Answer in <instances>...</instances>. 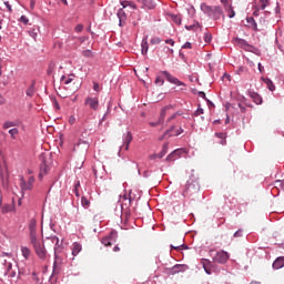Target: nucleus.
I'll return each instance as SVG.
<instances>
[{
  "label": "nucleus",
  "mask_w": 284,
  "mask_h": 284,
  "mask_svg": "<svg viewBox=\"0 0 284 284\" xmlns=\"http://www.w3.org/2000/svg\"><path fill=\"white\" fill-rule=\"evenodd\" d=\"M83 57H92V51L91 50H84L82 52Z\"/></svg>",
  "instance_id": "obj_48"
},
{
  "label": "nucleus",
  "mask_w": 284,
  "mask_h": 284,
  "mask_svg": "<svg viewBox=\"0 0 284 284\" xmlns=\"http://www.w3.org/2000/svg\"><path fill=\"white\" fill-rule=\"evenodd\" d=\"M199 27H200L199 23H196V24H193V26H186L185 29L186 30H194V28H199Z\"/></svg>",
  "instance_id": "obj_50"
},
{
  "label": "nucleus",
  "mask_w": 284,
  "mask_h": 284,
  "mask_svg": "<svg viewBox=\"0 0 284 284\" xmlns=\"http://www.w3.org/2000/svg\"><path fill=\"white\" fill-rule=\"evenodd\" d=\"M151 43H161V40H159V39L151 40Z\"/></svg>",
  "instance_id": "obj_62"
},
{
  "label": "nucleus",
  "mask_w": 284,
  "mask_h": 284,
  "mask_svg": "<svg viewBox=\"0 0 284 284\" xmlns=\"http://www.w3.org/2000/svg\"><path fill=\"white\" fill-rule=\"evenodd\" d=\"M9 134L12 136V139H14V136L19 134V129H10Z\"/></svg>",
  "instance_id": "obj_38"
},
{
  "label": "nucleus",
  "mask_w": 284,
  "mask_h": 284,
  "mask_svg": "<svg viewBox=\"0 0 284 284\" xmlns=\"http://www.w3.org/2000/svg\"><path fill=\"white\" fill-rule=\"evenodd\" d=\"M122 201H123L122 207H123V205L128 206V205H130V203H132V197H129L128 194H124L122 196Z\"/></svg>",
  "instance_id": "obj_32"
},
{
  "label": "nucleus",
  "mask_w": 284,
  "mask_h": 284,
  "mask_svg": "<svg viewBox=\"0 0 284 284\" xmlns=\"http://www.w3.org/2000/svg\"><path fill=\"white\" fill-rule=\"evenodd\" d=\"M270 6V0H260V10H265Z\"/></svg>",
  "instance_id": "obj_35"
},
{
  "label": "nucleus",
  "mask_w": 284,
  "mask_h": 284,
  "mask_svg": "<svg viewBox=\"0 0 284 284\" xmlns=\"http://www.w3.org/2000/svg\"><path fill=\"white\" fill-rule=\"evenodd\" d=\"M132 132H126V134L123 135V141L125 145V150H130V143H132Z\"/></svg>",
  "instance_id": "obj_13"
},
{
  "label": "nucleus",
  "mask_w": 284,
  "mask_h": 284,
  "mask_svg": "<svg viewBox=\"0 0 284 284\" xmlns=\"http://www.w3.org/2000/svg\"><path fill=\"white\" fill-rule=\"evenodd\" d=\"M75 32H83V24H78L75 27Z\"/></svg>",
  "instance_id": "obj_49"
},
{
  "label": "nucleus",
  "mask_w": 284,
  "mask_h": 284,
  "mask_svg": "<svg viewBox=\"0 0 284 284\" xmlns=\"http://www.w3.org/2000/svg\"><path fill=\"white\" fill-rule=\"evenodd\" d=\"M172 21H174L176 26H181L182 18L181 16H172Z\"/></svg>",
  "instance_id": "obj_37"
},
{
  "label": "nucleus",
  "mask_w": 284,
  "mask_h": 284,
  "mask_svg": "<svg viewBox=\"0 0 284 284\" xmlns=\"http://www.w3.org/2000/svg\"><path fill=\"white\" fill-rule=\"evenodd\" d=\"M179 272H185V266L178 264L170 270V274H179Z\"/></svg>",
  "instance_id": "obj_19"
},
{
  "label": "nucleus",
  "mask_w": 284,
  "mask_h": 284,
  "mask_svg": "<svg viewBox=\"0 0 284 284\" xmlns=\"http://www.w3.org/2000/svg\"><path fill=\"white\" fill-rule=\"evenodd\" d=\"M230 261V253L225 251L216 252L215 256L213 257V263H219L220 265H225Z\"/></svg>",
  "instance_id": "obj_5"
},
{
  "label": "nucleus",
  "mask_w": 284,
  "mask_h": 284,
  "mask_svg": "<svg viewBox=\"0 0 284 284\" xmlns=\"http://www.w3.org/2000/svg\"><path fill=\"white\" fill-rule=\"evenodd\" d=\"M21 190H32V185L34 184V176H30L28 182L23 178L20 180Z\"/></svg>",
  "instance_id": "obj_11"
},
{
  "label": "nucleus",
  "mask_w": 284,
  "mask_h": 284,
  "mask_svg": "<svg viewBox=\"0 0 284 284\" xmlns=\"http://www.w3.org/2000/svg\"><path fill=\"white\" fill-rule=\"evenodd\" d=\"M264 83L266 84L267 89L271 92H274L276 90V87L274 85V82L270 80V78H263Z\"/></svg>",
  "instance_id": "obj_20"
},
{
  "label": "nucleus",
  "mask_w": 284,
  "mask_h": 284,
  "mask_svg": "<svg viewBox=\"0 0 284 284\" xmlns=\"http://www.w3.org/2000/svg\"><path fill=\"white\" fill-rule=\"evenodd\" d=\"M201 265L204 270V272H206V274H212V267H214V263H212V261L207 260V258H202L201 260Z\"/></svg>",
  "instance_id": "obj_10"
},
{
  "label": "nucleus",
  "mask_w": 284,
  "mask_h": 284,
  "mask_svg": "<svg viewBox=\"0 0 284 284\" xmlns=\"http://www.w3.org/2000/svg\"><path fill=\"white\" fill-rule=\"evenodd\" d=\"M204 41H205V43H210L212 41V33H205Z\"/></svg>",
  "instance_id": "obj_39"
},
{
  "label": "nucleus",
  "mask_w": 284,
  "mask_h": 284,
  "mask_svg": "<svg viewBox=\"0 0 284 284\" xmlns=\"http://www.w3.org/2000/svg\"><path fill=\"white\" fill-rule=\"evenodd\" d=\"M199 97H201L202 99H205V92L200 91V92H199Z\"/></svg>",
  "instance_id": "obj_59"
},
{
  "label": "nucleus",
  "mask_w": 284,
  "mask_h": 284,
  "mask_svg": "<svg viewBox=\"0 0 284 284\" xmlns=\"http://www.w3.org/2000/svg\"><path fill=\"white\" fill-rule=\"evenodd\" d=\"M82 250V246L81 244L79 243H73V246H72V256H77Z\"/></svg>",
  "instance_id": "obj_25"
},
{
  "label": "nucleus",
  "mask_w": 284,
  "mask_h": 284,
  "mask_svg": "<svg viewBox=\"0 0 284 284\" xmlns=\"http://www.w3.org/2000/svg\"><path fill=\"white\" fill-rule=\"evenodd\" d=\"M224 10L225 12H227L229 19H234V17H236V12H234V8H232V4H226Z\"/></svg>",
  "instance_id": "obj_18"
},
{
  "label": "nucleus",
  "mask_w": 284,
  "mask_h": 284,
  "mask_svg": "<svg viewBox=\"0 0 284 284\" xmlns=\"http://www.w3.org/2000/svg\"><path fill=\"white\" fill-rule=\"evenodd\" d=\"M44 243H45L47 247H49L50 250L53 248L54 258H59V255L61 254V252H63V243H61L59 241L57 235H51V236L47 237L44 240Z\"/></svg>",
  "instance_id": "obj_1"
},
{
  "label": "nucleus",
  "mask_w": 284,
  "mask_h": 284,
  "mask_svg": "<svg viewBox=\"0 0 284 284\" xmlns=\"http://www.w3.org/2000/svg\"><path fill=\"white\" fill-rule=\"evenodd\" d=\"M164 83H165V80H163V78L158 77V78L155 79V84H156V85H163Z\"/></svg>",
  "instance_id": "obj_40"
},
{
  "label": "nucleus",
  "mask_w": 284,
  "mask_h": 284,
  "mask_svg": "<svg viewBox=\"0 0 284 284\" xmlns=\"http://www.w3.org/2000/svg\"><path fill=\"white\" fill-rule=\"evenodd\" d=\"M11 258L12 256L8 253H2L0 255V272H2L4 275L10 274L12 270V262L10 261Z\"/></svg>",
  "instance_id": "obj_3"
},
{
  "label": "nucleus",
  "mask_w": 284,
  "mask_h": 284,
  "mask_svg": "<svg viewBox=\"0 0 284 284\" xmlns=\"http://www.w3.org/2000/svg\"><path fill=\"white\" fill-rule=\"evenodd\" d=\"M74 194L75 196H79V189L77 186H74Z\"/></svg>",
  "instance_id": "obj_61"
},
{
  "label": "nucleus",
  "mask_w": 284,
  "mask_h": 284,
  "mask_svg": "<svg viewBox=\"0 0 284 284\" xmlns=\"http://www.w3.org/2000/svg\"><path fill=\"white\" fill-rule=\"evenodd\" d=\"M69 123H70V125H74V123H77V118H74V115H71L69 118Z\"/></svg>",
  "instance_id": "obj_46"
},
{
  "label": "nucleus",
  "mask_w": 284,
  "mask_h": 284,
  "mask_svg": "<svg viewBox=\"0 0 284 284\" xmlns=\"http://www.w3.org/2000/svg\"><path fill=\"white\" fill-rule=\"evenodd\" d=\"M138 3L141 4L143 10H152V8H154V2H152V0H138Z\"/></svg>",
  "instance_id": "obj_12"
},
{
  "label": "nucleus",
  "mask_w": 284,
  "mask_h": 284,
  "mask_svg": "<svg viewBox=\"0 0 284 284\" xmlns=\"http://www.w3.org/2000/svg\"><path fill=\"white\" fill-rule=\"evenodd\" d=\"M215 136H216L217 139H221V140H222V141L220 142L221 145H226V143H227V140H225V139H227V134H226V133H215Z\"/></svg>",
  "instance_id": "obj_29"
},
{
  "label": "nucleus",
  "mask_w": 284,
  "mask_h": 284,
  "mask_svg": "<svg viewBox=\"0 0 284 284\" xmlns=\"http://www.w3.org/2000/svg\"><path fill=\"white\" fill-rule=\"evenodd\" d=\"M179 136V134H183V130L179 128V130L174 131V126H172L169 131L164 133V136Z\"/></svg>",
  "instance_id": "obj_16"
},
{
  "label": "nucleus",
  "mask_w": 284,
  "mask_h": 284,
  "mask_svg": "<svg viewBox=\"0 0 284 284\" xmlns=\"http://www.w3.org/2000/svg\"><path fill=\"white\" fill-rule=\"evenodd\" d=\"M113 251H114V252H120L121 248H120L119 246H114Z\"/></svg>",
  "instance_id": "obj_63"
},
{
  "label": "nucleus",
  "mask_w": 284,
  "mask_h": 284,
  "mask_svg": "<svg viewBox=\"0 0 284 284\" xmlns=\"http://www.w3.org/2000/svg\"><path fill=\"white\" fill-rule=\"evenodd\" d=\"M9 212H14V204H4L2 206V214H8Z\"/></svg>",
  "instance_id": "obj_24"
},
{
  "label": "nucleus",
  "mask_w": 284,
  "mask_h": 284,
  "mask_svg": "<svg viewBox=\"0 0 284 284\" xmlns=\"http://www.w3.org/2000/svg\"><path fill=\"white\" fill-rule=\"evenodd\" d=\"M30 241L37 240V220L32 219L29 222Z\"/></svg>",
  "instance_id": "obj_9"
},
{
  "label": "nucleus",
  "mask_w": 284,
  "mask_h": 284,
  "mask_svg": "<svg viewBox=\"0 0 284 284\" xmlns=\"http://www.w3.org/2000/svg\"><path fill=\"white\" fill-rule=\"evenodd\" d=\"M141 52L143 55L148 54V50L150 49L149 44H148V40L146 39H143L142 40V43H141Z\"/></svg>",
  "instance_id": "obj_28"
},
{
  "label": "nucleus",
  "mask_w": 284,
  "mask_h": 284,
  "mask_svg": "<svg viewBox=\"0 0 284 284\" xmlns=\"http://www.w3.org/2000/svg\"><path fill=\"white\" fill-rule=\"evenodd\" d=\"M260 10L261 8H258V6H254L253 17H258Z\"/></svg>",
  "instance_id": "obj_45"
},
{
  "label": "nucleus",
  "mask_w": 284,
  "mask_h": 284,
  "mask_svg": "<svg viewBox=\"0 0 284 284\" xmlns=\"http://www.w3.org/2000/svg\"><path fill=\"white\" fill-rule=\"evenodd\" d=\"M37 92V88L34 87V82L31 83V85L27 89L26 94L27 97H34V93Z\"/></svg>",
  "instance_id": "obj_22"
},
{
  "label": "nucleus",
  "mask_w": 284,
  "mask_h": 284,
  "mask_svg": "<svg viewBox=\"0 0 284 284\" xmlns=\"http://www.w3.org/2000/svg\"><path fill=\"white\" fill-rule=\"evenodd\" d=\"M234 239H241V236H243V230H239L234 233Z\"/></svg>",
  "instance_id": "obj_42"
},
{
  "label": "nucleus",
  "mask_w": 284,
  "mask_h": 284,
  "mask_svg": "<svg viewBox=\"0 0 284 284\" xmlns=\"http://www.w3.org/2000/svg\"><path fill=\"white\" fill-rule=\"evenodd\" d=\"M201 10H203L204 12H212L214 19H221V17H223V9H221V7H207L206 4H201Z\"/></svg>",
  "instance_id": "obj_6"
},
{
  "label": "nucleus",
  "mask_w": 284,
  "mask_h": 284,
  "mask_svg": "<svg viewBox=\"0 0 284 284\" xmlns=\"http://www.w3.org/2000/svg\"><path fill=\"white\" fill-rule=\"evenodd\" d=\"M162 74L165 77V79H166V81H169V83H173V85H182L183 88H185V84L183 82H181L178 78L172 75L170 72L162 71Z\"/></svg>",
  "instance_id": "obj_8"
},
{
  "label": "nucleus",
  "mask_w": 284,
  "mask_h": 284,
  "mask_svg": "<svg viewBox=\"0 0 284 284\" xmlns=\"http://www.w3.org/2000/svg\"><path fill=\"white\" fill-rule=\"evenodd\" d=\"M12 126H14L13 122H4V124H3L4 130H8V128H12Z\"/></svg>",
  "instance_id": "obj_43"
},
{
  "label": "nucleus",
  "mask_w": 284,
  "mask_h": 284,
  "mask_svg": "<svg viewBox=\"0 0 284 284\" xmlns=\"http://www.w3.org/2000/svg\"><path fill=\"white\" fill-rule=\"evenodd\" d=\"M36 3H37V0H30V8H31V10H34Z\"/></svg>",
  "instance_id": "obj_56"
},
{
  "label": "nucleus",
  "mask_w": 284,
  "mask_h": 284,
  "mask_svg": "<svg viewBox=\"0 0 284 284\" xmlns=\"http://www.w3.org/2000/svg\"><path fill=\"white\" fill-rule=\"evenodd\" d=\"M93 90L95 91V92H99V90H101V87H99V83H94L93 84Z\"/></svg>",
  "instance_id": "obj_54"
},
{
  "label": "nucleus",
  "mask_w": 284,
  "mask_h": 284,
  "mask_svg": "<svg viewBox=\"0 0 284 284\" xmlns=\"http://www.w3.org/2000/svg\"><path fill=\"white\" fill-rule=\"evenodd\" d=\"M197 193H199V185L193 182H187L184 191L182 192V196H184V199H187L190 196H194V194H197Z\"/></svg>",
  "instance_id": "obj_4"
},
{
  "label": "nucleus",
  "mask_w": 284,
  "mask_h": 284,
  "mask_svg": "<svg viewBox=\"0 0 284 284\" xmlns=\"http://www.w3.org/2000/svg\"><path fill=\"white\" fill-rule=\"evenodd\" d=\"M20 21H21V23H23V26H28V23L30 22V20H29L28 17H26V16H22V17L20 18Z\"/></svg>",
  "instance_id": "obj_41"
},
{
  "label": "nucleus",
  "mask_w": 284,
  "mask_h": 284,
  "mask_svg": "<svg viewBox=\"0 0 284 284\" xmlns=\"http://www.w3.org/2000/svg\"><path fill=\"white\" fill-rule=\"evenodd\" d=\"M165 43H169V45H174V40L169 39V40L165 41Z\"/></svg>",
  "instance_id": "obj_57"
},
{
  "label": "nucleus",
  "mask_w": 284,
  "mask_h": 284,
  "mask_svg": "<svg viewBox=\"0 0 284 284\" xmlns=\"http://www.w3.org/2000/svg\"><path fill=\"white\" fill-rule=\"evenodd\" d=\"M64 6H68V0H60Z\"/></svg>",
  "instance_id": "obj_64"
},
{
  "label": "nucleus",
  "mask_w": 284,
  "mask_h": 284,
  "mask_svg": "<svg viewBox=\"0 0 284 284\" xmlns=\"http://www.w3.org/2000/svg\"><path fill=\"white\" fill-rule=\"evenodd\" d=\"M199 114H203V109H197L196 116H199Z\"/></svg>",
  "instance_id": "obj_60"
},
{
  "label": "nucleus",
  "mask_w": 284,
  "mask_h": 284,
  "mask_svg": "<svg viewBox=\"0 0 284 284\" xmlns=\"http://www.w3.org/2000/svg\"><path fill=\"white\" fill-rule=\"evenodd\" d=\"M237 43L240 45H247V41L243 40V39H237Z\"/></svg>",
  "instance_id": "obj_51"
},
{
  "label": "nucleus",
  "mask_w": 284,
  "mask_h": 284,
  "mask_svg": "<svg viewBox=\"0 0 284 284\" xmlns=\"http://www.w3.org/2000/svg\"><path fill=\"white\" fill-rule=\"evenodd\" d=\"M61 81H64L65 85H68V84L72 83V81H74V74L69 75L68 78H65V75H63L61 78Z\"/></svg>",
  "instance_id": "obj_31"
},
{
  "label": "nucleus",
  "mask_w": 284,
  "mask_h": 284,
  "mask_svg": "<svg viewBox=\"0 0 284 284\" xmlns=\"http://www.w3.org/2000/svg\"><path fill=\"white\" fill-rule=\"evenodd\" d=\"M176 116H181V112H175V113H173V114L169 118V121H174V119H176Z\"/></svg>",
  "instance_id": "obj_44"
},
{
  "label": "nucleus",
  "mask_w": 284,
  "mask_h": 284,
  "mask_svg": "<svg viewBox=\"0 0 284 284\" xmlns=\"http://www.w3.org/2000/svg\"><path fill=\"white\" fill-rule=\"evenodd\" d=\"M82 139H88V136H90V134H88V130H84L81 134Z\"/></svg>",
  "instance_id": "obj_55"
},
{
  "label": "nucleus",
  "mask_w": 284,
  "mask_h": 284,
  "mask_svg": "<svg viewBox=\"0 0 284 284\" xmlns=\"http://www.w3.org/2000/svg\"><path fill=\"white\" fill-rule=\"evenodd\" d=\"M163 123H159V120L158 122H150V125L151 128H156L158 125H162Z\"/></svg>",
  "instance_id": "obj_53"
},
{
  "label": "nucleus",
  "mask_w": 284,
  "mask_h": 284,
  "mask_svg": "<svg viewBox=\"0 0 284 284\" xmlns=\"http://www.w3.org/2000/svg\"><path fill=\"white\" fill-rule=\"evenodd\" d=\"M250 97H251V99H253V101H254V103H256V105H261V103H263V99L261 98V95H258V93L250 92Z\"/></svg>",
  "instance_id": "obj_17"
},
{
  "label": "nucleus",
  "mask_w": 284,
  "mask_h": 284,
  "mask_svg": "<svg viewBox=\"0 0 284 284\" xmlns=\"http://www.w3.org/2000/svg\"><path fill=\"white\" fill-rule=\"evenodd\" d=\"M122 8H132L133 10H136V3L133 1L123 0L121 1Z\"/></svg>",
  "instance_id": "obj_21"
},
{
  "label": "nucleus",
  "mask_w": 284,
  "mask_h": 284,
  "mask_svg": "<svg viewBox=\"0 0 284 284\" xmlns=\"http://www.w3.org/2000/svg\"><path fill=\"white\" fill-rule=\"evenodd\" d=\"M247 23H251L253 30H258V24H256V21L254 18H247Z\"/></svg>",
  "instance_id": "obj_34"
},
{
  "label": "nucleus",
  "mask_w": 284,
  "mask_h": 284,
  "mask_svg": "<svg viewBox=\"0 0 284 284\" xmlns=\"http://www.w3.org/2000/svg\"><path fill=\"white\" fill-rule=\"evenodd\" d=\"M182 48H183L184 50H191V49H192V43L186 42V43L183 44Z\"/></svg>",
  "instance_id": "obj_47"
},
{
  "label": "nucleus",
  "mask_w": 284,
  "mask_h": 284,
  "mask_svg": "<svg viewBox=\"0 0 284 284\" xmlns=\"http://www.w3.org/2000/svg\"><path fill=\"white\" fill-rule=\"evenodd\" d=\"M281 267H284V256L277 257L273 262V270H281Z\"/></svg>",
  "instance_id": "obj_15"
},
{
  "label": "nucleus",
  "mask_w": 284,
  "mask_h": 284,
  "mask_svg": "<svg viewBox=\"0 0 284 284\" xmlns=\"http://www.w3.org/2000/svg\"><path fill=\"white\" fill-rule=\"evenodd\" d=\"M182 247H183V244H180V245H176V246L171 245V250H176V251H179V250H182Z\"/></svg>",
  "instance_id": "obj_52"
},
{
  "label": "nucleus",
  "mask_w": 284,
  "mask_h": 284,
  "mask_svg": "<svg viewBox=\"0 0 284 284\" xmlns=\"http://www.w3.org/2000/svg\"><path fill=\"white\" fill-rule=\"evenodd\" d=\"M221 3H223L224 8H225V6H230L229 0H221Z\"/></svg>",
  "instance_id": "obj_58"
},
{
  "label": "nucleus",
  "mask_w": 284,
  "mask_h": 284,
  "mask_svg": "<svg viewBox=\"0 0 284 284\" xmlns=\"http://www.w3.org/2000/svg\"><path fill=\"white\" fill-rule=\"evenodd\" d=\"M102 243L105 247H110L112 245L110 237H103Z\"/></svg>",
  "instance_id": "obj_36"
},
{
  "label": "nucleus",
  "mask_w": 284,
  "mask_h": 284,
  "mask_svg": "<svg viewBox=\"0 0 284 284\" xmlns=\"http://www.w3.org/2000/svg\"><path fill=\"white\" fill-rule=\"evenodd\" d=\"M21 254H22L23 258H26V261H28V258H30V254H32V252L27 246H21Z\"/></svg>",
  "instance_id": "obj_26"
},
{
  "label": "nucleus",
  "mask_w": 284,
  "mask_h": 284,
  "mask_svg": "<svg viewBox=\"0 0 284 284\" xmlns=\"http://www.w3.org/2000/svg\"><path fill=\"white\" fill-rule=\"evenodd\" d=\"M84 105H88L90 110L97 112L99 110V98L87 97L84 100Z\"/></svg>",
  "instance_id": "obj_7"
},
{
  "label": "nucleus",
  "mask_w": 284,
  "mask_h": 284,
  "mask_svg": "<svg viewBox=\"0 0 284 284\" xmlns=\"http://www.w3.org/2000/svg\"><path fill=\"white\" fill-rule=\"evenodd\" d=\"M118 18L120 19V26H123V23H125V19H128V17L125 16V11H123V9H120L118 11Z\"/></svg>",
  "instance_id": "obj_23"
},
{
  "label": "nucleus",
  "mask_w": 284,
  "mask_h": 284,
  "mask_svg": "<svg viewBox=\"0 0 284 284\" xmlns=\"http://www.w3.org/2000/svg\"><path fill=\"white\" fill-rule=\"evenodd\" d=\"M30 243H31L37 256L41 261H45V258H48V251L45 250V244H43V242H41V240H39V239L31 240Z\"/></svg>",
  "instance_id": "obj_2"
},
{
  "label": "nucleus",
  "mask_w": 284,
  "mask_h": 284,
  "mask_svg": "<svg viewBox=\"0 0 284 284\" xmlns=\"http://www.w3.org/2000/svg\"><path fill=\"white\" fill-rule=\"evenodd\" d=\"M81 204H82V207H85V210H88V207H90V200H88V197L85 196H82Z\"/></svg>",
  "instance_id": "obj_33"
},
{
  "label": "nucleus",
  "mask_w": 284,
  "mask_h": 284,
  "mask_svg": "<svg viewBox=\"0 0 284 284\" xmlns=\"http://www.w3.org/2000/svg\"><path fill=\"white\" fill-rule=\"evenodd\" d=\"M50 171V166L45 163L40 166V176H45L48 172Z\"/></svg>",
  "instance_id": "obj_30"
},
{
  "label": "nucleus",
  "mask_w": 284,
  "mask_h": 284,
  "mask_svg": "<svg viewBox=\"0 0 284 284\" xmlns=\"http://www.w3.org/2000/svg\"><path fill=\"white\" fill-rule=\"evenodd\" d=\"M172 110V105H166L162 109L159 118V123H163L165 121V115L168 114V111Z\"/></svg>",
  "instance_id": "obj_14"
},
{
  "label": "nucleus",
  "mask_w": 284,
  "mask_h": 284,
  "mask_svg": "<svg viewBox=\"0 0 284 284\" xmlns=\"http://www.w3.org/2000/svg\"><path fill=\"white\" fill-rule=\"evenodd\" d=\"M181 156V150L173 151L166 159L168 161H174Z\"/></svg>",
  "instance_id": "obj_27"
}]
</instances>
